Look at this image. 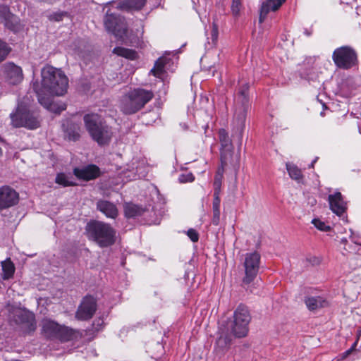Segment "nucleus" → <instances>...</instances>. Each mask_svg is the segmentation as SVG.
Instances as JSON below:
<instances>
[{
  "mask_svg": "<svg viewBox=\"0 0 361 361\" xmlns=\"http://www.w3.org/2000/svg\"><path fill=\"white\" fill-rule=\"evenodd\" d=\"M41 75V87L35 83L33 85L35 91V87L40 90L42 91V96H48V94L62 96L66 92L68 80L61 70L47 66L42 68Z\"/></svg>",
  "mask_w": 361,
  "mask_h": 361,
  "instance_id": "nucleus-1",
  "label": "nucleus"
},
{
  "mask_svg": "<svg viewBox=\"0 0 361 361\" xmlns=\"http://www.w3.org/2000/svg\"><path fill=\"white\" fill-rule=\"evenodd\" d=\"M10 118L11 125L16 128L35 130L41 126L40 114L37 110L31 109L27 97L18 103L15 110L10 114Z\"/></svg>",
  "mask_w": 361,
  "mask_h": 361,
  "instance_id": "nucleus-2",
  "label": "nucleus"
},
{
  "mask_svg": "<svg viewBox=\"0 0 361 361\" xmlns=\"http://www.w3.org/2000/svg\"><path fill=\"white\" fill-rule=\"evenodd\" d=\"M87 238L100 247L113 245L116 240V231L109 224L92 220L85 226Z\"/></svg>",
  "mask_w": 361,
  "mask_h": 361,
  "instance_id": "nucleus-3",
  "label": "nucleus"
},
{
  "mask_svg": "<svg viewBox=\"0 0 361 361\" xmlns=\"http://www.w3.org/2000/svg\"><path fill=\"white\" fill-rule=\"evenodd\" d=\"M154 97L152 91L142 88L134 89L125 94L120 100V110L126 115L137 113Z\"/></svg>",
  "mask_w": 361,
  "mask_h": 361,
  "instance_id": "nucleus-4",
  "label": "nucleus"
},
{
  "mask_svg": "<svg viewBox=\"0 0 361 361\" xmlns=\"http://www.w3.org/2000/svg\"><path fill=\"white\" fill-rule=\"evenodd\" d=\"M84 122L91 137L99 145H105L110 141V128L103 122L100 116L97 114H86L84 116Z\"/></svg>",
  "mask_w": 361,
  "mask_h": 361,
  "instance_id": "nucleus-5",
  "label": "nucleus"
},
{
  "mask_svg": "<svg viewBox=\"0 0 361 361\" xmlns=\"http://www.w3.org/2000/svg\"><path fill=\"white\" fill-rule=\"evenodd\" d=\"M251 321L250 310L247 306L240 304L233 312V319L228 322L226 329L233 336L243 338L248 333V325Z\"/></svg>",
  "mask_w": 361,
  "mask_h": 361,
  "instance_id": "nucleus-6",
  "label": "nucleus"
},
{
  "mask_svg": "<svg viewBox=\"0 0 361 361\" xmlns=\"http://www.w3.org/2000/svg\"><path fill=\"white\" fill-rule=\"evenodd\" d=\"M332 59L338 68L345 70L351 68L357 63L355 51L348 46L335 49L332 54Z\"/></svg>",
  "mask_w": 361,
  "mask_h": 361,
  "instance_id": "nucleus-7",
  "label": "nucleus"
},
{
  "mask_svg": "<svg viewBox=\"0 0 361 361\" xmlns=\"http://www.w3.org/2000/svg\"><path fill=\"white\" fill-rule=\"evenodd\" d=\"M104 24L109 32L113 33L116 37L124 41L127 35V25L125 18L120 15L110 13L108 11L104 18Z\"/></svg>",
  "mask_w": 361,
  "mask_h": 361,
  "instance_id": "nucleus-8",
  "label": "nucleus"
},
{
  "mask_svg": "<svg viewBox=\"0 0 361 361\" xmlns=\"http://www.w3.org/2000/svg\"><path fill=\"white\" fill-rule=\"evenodd\" d=\"M260 263V255L256 252L245 255L244 262L245 276L243 283L250 284L257 276Z\"/></svg>",
  "mask_w": 361,
  "mask_h": 361,
  "instance_id": "nucleus-9",
  "label": "nucleus"
},
{
  "mask_svg": "<svg viewBox=\"0 0 361 361\" xmlns=\"http://www.w3.org/2000/svg\"><path fill=\"white\" fill-rule=\"evenodd\" d=\"M15 323L20 325L25 333H31L37 328L35 314L26 310H18L13 314Z\"/></svg>",
  "mask_w": 361,
  "mask_h": 361,
  "instance_id": "nucleus-10",
  "label": "nucleus"
},
{
  "mask_svg": "<svg viewBox=\"0 0 361 361\" xmlns=\"http://www.w3.org/2000/svg\"><path fill=\"white\" fill-rule=\"evenodd\" d=\"M97 306L96 299L92 295H86L75 312V318L81 321L90 319L97 310Z\"/></svg>",
  "mask_w": 361,
  "mask_h": 361,
  "instance_id": "nucleus-11",
  "label": "nucleus"
},
{
  "mask_svg": "<svg viewBox=\"0 0 361 361\" xmlns=\"http://www.w3.org/2000/svg\"><path fill=\"white\" fill-rule=\"evenodd\" d=\"M247 108V106L245 104H241L240 106L237 107L233 120V136H236L238 142L240 143L245 126Z\"/></svg>",
  "mask_w": 361,
  "mask_h": 361,
  "instance_id": "nucleus-12",
  "label": "nucleus"
},
{
  "mask_svg": "<svg viewBox=\"0 0 361 361\" xmlns=\"http://www.w3.org/2000/svg\"><path fill=\"white\" fill-rule=\"evenodd\" d=\"M18 193L8 185L0 188V210L8 209L18 204Z\"/></svg>",
  "mask_w": 361,
  "mask_h": 361,
  "instance_id": "nucleus-13",
  "label": "nucleus"
},
{
  "mask_svg": "<svg viewBox=\"0 0 361 361\" xmlns=\"http://www.w3.org/2000/svg\"><path fill=\"white\" fill-rule=\"evenodd\" d=\"M4 75L6 80L11 85H17L23 79L21 68L13 63H8L4 66Z\"/></svg>",
  "mask_w": 361,
  "mask_h": 361,
  "instance_id": "nucleus-14",
  "label": "nucleus"
},
{
  "mask_svg": "<svg viewBox=\"0 0 361 361\" xmlns=\"http://www.w3.org/2000/svg\"><path fill=\"white\" fill-rule=\"evenodd\" d=\"M219 141L221 145V157L223 164H226L228 157H231L233 147L228 133L224 129L219 131Z\"/></svg>",
  "mask_w": 361,
  "mask_h": 361,
  "instance_id": "nucleus-15",
  "label": "nucleus"
},
{
  "mask_svg": "<svg viewBox=\"0 0 361 361\" xmlns=\"http://www.w3.org/2000/svg\"><path fill=\"white\" fill-rule=\"evenodd\" d=\"M331 210L339 216H342L346 212V202H344L343 196L340 192H336L328 197Z\"/></svg>",
  "mask_w": 361,
  "mask_h": 361,
  "instance_id": "nucleus-16",
  "label": "nucleus"
},
{
  "mask_svg": "<svg viewBox=\"0 0 361 361\" xmlns=\"http://www.w3.org/2000/svg\"><path fill=\"white\" fill-rule=\"evenodd\" d=\"M73 173L79 179L90 180L100 176V169L96 165L90 164L82 168H75Z\"/></svg>",
  "mask_w": 361,
  "mask_h": 361,
  "instance_id": "nucleus-17",
  "label": "nucleus"
},
{
  "mask_svg": "<svg viewBox=\"0 0 361 361\" xmlns=\"http://www.w3.org/2000/svg\"><path fill=\"white\" fill-rule=\"evenodd\" d=\"M41 333L48 339H56L61 324L50 319H44L41 322Z\"/></svg>",
  "mask_w": 361,
  "mask_h": 361,
  "instance_id": "nucleus-18",
  "label": "nucleus"
},
{
  "mask_svg": "<svg viewBox=\"0 0 361 361\" xmlns=\"http://www.w3.org/2000/svg\"><path fill=\"white\" fill-rule=\"evenodd\" d=\"M42 91L35 87V92L37 95L38 101L45 108L58 114L66 109L65 104H59L51 102L49 96H42Z\"/></svg>",
  "mask_w": 361,
  "mask_h": 361,
  "instance_id": "nucleus-19",
  "label": "nucleus"
},
{
  "mask_svg": "<svg viewBox=\"0 0 361 361\" xmlns=\"http://www.w3.org/2000/svg\"><path fill=\"white\" fill-rule=\"evenodd\" d=\"M82 334L78 330L73 329L65 325H61L56 339L62 343L76 341L80 338Z\"/></svg>",
  "mask_w": 361,
  "mask_h": 361,
  "instance_id": "nucleus-20",
  "label": "nucleus"
},
{
  "mask_svg": "<svg viewBox=\"0 0 361 361\" xmlns=\"http://www.w3.org/2000/svg\"><path fill=\"white\" fill-rule=\"evenodd\" d=\"M286 0H266L261 6L259 22L262 23L270 11H276Z\"/></svg>",
  "mask_w": 361,
  "mask_h": 361,
  "instance_id": "nucleus-21",
  "label": "nucleus"
},
{
  "mask_svg": "<svg viewBox=\"0 0 361 361\" xmlns=\"http://www.w3.org/2000/svg\"><path fill=\"white\" fill-rule=\"evenodd\" d=\"M304 302L310 311H316L329 306V302L322 296H306Z\"/></svg>",
  "mask_w": 361,
  "mask_h": 361,
  "instance_id": "nucleus-22",
  "label": "nucleus"
},
{
  "mask_svg": "<svg viewBox=\"0 0 361 361\" xmlns=\"http://www.w3.org/2000/svg\"><path fill=\"white\" fill-rule=\"evenodd\" d=\"M97 209L103 213L107 218L116 219L118 214V211L116 204L108 200H98L97 202Z\"/></svg>",
  "mask_w": 361,
  "mask_h": 361,
  "instance_id": "nucleus-23",
  "label": "nucleus"
},
{
  "mask_svg": "<svg viewBox=\"0 0 361 361\" xmlns=\"http://www.w3.org/2000/svg\"><path fill=\"white\" fill-rule=\"evenodd\" d=\"M146 0H121L118 2L116 8L126 12L141 10L145 5Z\"/></svg>",
  "mask_w": 361,
  "mask_h": 361,
  "instance_id": "nucleus-24",
  "label": "nucleus"
},
{
  "mask_svg": "<svg viewBox=\"0 0 361 361\" xmlns=\"http://www.w3.org/2000/svg\"><path fill=\"white\" fill-rule=\"evenodd\" d=\"M145 212V209L133 203H126L124 205V213L127 218H135L141 216Z\"/></svg>",
  "mask_w": 361,
  "mask_h": 361,
  "instance_id": "nucleus-25",
  "label": "nucleus"
},
{
  "mask_svg": "<svg viewBox=\"0 0 361 361\" xmlns=\"http://www.w3.org/2000/svg\"><path fill=\"white\" fill-rule=\"evenodd\" d=\"M233 335L226 329V332H222L216 341V345L221 349L227 348L230 346Z\"/></svg>",
  "mask_w": 361,
  "mask_h": 361,
  "instance_id": "nucleus-26",
  "label": "nucleus"
},
{
  "mask_svg": "<svg viewBox=\"0 0 361 361\" xmlns=\"http://www.w3.org/2000/svg\"><path fill=\"white\" fill-rule=\"evenodd\" d=\"M113 53L130 60H134L137 57V54L135 50L121 47H115Z\"/></svg>",
  "mask_w": 361,
  "mask_h": 361,
  "instance_id": "nucleus-27",
  "label": "nucleus"
},
{
  "mask_svg": "<svg viewBox=\"0 0 361 361\" xmlns=\"http://www.w3.org/2000/svg\"><path fill=\"white\" fill-rule=\"evenodd\" d=\"M166 64V59L163 57L159 58L153 67L150 71V73L157 78H161L164 72V66Z\"/></svg>",
  "mask_w": 361,
  "mask_h": 361,
  "instance_id": "nucleus-28",
  "label": "nucleus"
},
{
  "mask_svg": "<svg viewBox=\"0 0 361 361\" xmlns=\"http://www.w3.org/2000/svg\"><path fill=\"white\" fill-rule=\"evenodd\" d=\"M2 277L4 279H9L13 276L15 267L11 261H4L2 262Z\"/></svg>",
  "mask_w": 361,
  "mask_h": 361,
  "instance_id": "nucleus-29",
  "label": "nucleus"
},
{
  "mask_svg": "<svg viewBox=\"0 0 361 361\" xmlns=\"http://www.w3.org/2000/svg\"><path fill=\"white\" fill-rule=\"evenodd\" d=\"M286 169L290 177L293 179L300 180L302 178L301 170L294 164H286Z\"/></svg>",
  "mask_w": 361,
  "mask_h": 361,
  "instance_id": "nucleus-30",
  "label": "nucleus"
},
{
  "mask_svg": "<svg viewBox=\"0 0 361 361\" xmlns=\"http://www.w3.org/2000/svg\"><path fill=\"white\" fill-rule=\"evenodd\" d=\"M56 183L63 185V187L73 186L75 185V183L71 181L69 177L63 173H60L56 175Z\"/></svg>",
  "mask_w": 361,
  "mask_h": 361,
  "instance_id": "nucleus-31",
  "label": "nucleus"
},
{
  "mask_svg": "<svg viewBox=\"0 0 361 361\" xmlns=\"http://www.w3.org/2000/svg\"><path fill=\"white\" fill-rule=\"evenodd\" d=\"M11 48L8 44L0 39V62L4 61L8 54L11 52Z\"/></svg>",
  "mask_w": 361,
  "mask_h": 361,
  "instance_id": "nucleus-32",
  "label": "nucleus"
},
{
  "mask_svg": "<svg viewBox=\"0 0 361 361\" xmlns=\"http://www.w3.org/2000/svg\"><path fill=\"white\" fill-rule=\"evenodd\" d=\"M249 90V85L245 83L240 87L238 91V99L240 100L241 104H245L247 102V92Z\"/></svg>",
  "mask_w": 361,
  "mask_h": 361,
  "instance_id": "nucleus-33",
  "label": "nucleus"
},
{
  "mask_svg": "<svg viewBox=\"0 0 361 361\" xmlns=\"http://www.w3.org/2000/svg\"><path fill=\"white\" fill-rule=\"evenodd\" d=\"M0 15L3 16L6 20V24L7 26H8L9 20L13 18H15L14 16L10 12L9 8L6 6H3L0 7Z\"/></svg>",
  "mask_w": 361,
  "mask_h": 361,
  "instance_id": "nucleus-34",
  "label": "nucleus"
},
{
  "mask_svg": "<svg viewBox=\"0 0 361 361\" xmlns=\"http://www.w3.org/2000/svg\"><path fill=\"white\" fill-rule=\"evenodd\" d=\"M312 222L317 228L322 231H328L331 229L329 226L326 225L324 222L319 219H314Z\"/></svg>",
  "mask_w": 361,
  "mask_h": 361,
  "instance_id": "nucleus-35",
  "label": "nucleus"
},
{
  "mask_svg": "<svg viewBox=\"0 0 361 361\" xmlns=\"http://www.w3.org/2000/svg\"><path fill=\"white\" fill-rule=\"evenodd\" d=\"M194 179L195 177L192 173H182L178 177L179 182L182 183L192 182Z\"/></svg>",
  "mask_w": 361,
  "mask_h": 361,
  "instance_id": "nucleus-36",
  "label": "nucleus"
},
{
  "mask_svg": "<svg viewBox=\"0 0 361 361\" xmlns=\"http://www.w3.org/2000/svg\"><path fill=\"white\" fill-rule=\"evenodd\" d=\"M242 6L240 0H233L231 4V11L234 16H238Z\"/></svg>",
  "mask_w": 361,
  "mask_h": 361,
  "instance_id": "nucleus-37",
  "label": "nucleus"
},
{
  "mask_svg": "<svg viewBox=\"0 0 361 361\" xmlns=\"http://www.w3.org/2000/svg\"><path fill=\"white\" fill-rule=\"evenodd\" d=\"M66 135L70 140H77L80 137L79 133L75 130V128H74L73 130L72 129H68L66 130Z\"/></svg>",
  "mask_w": 361,
  "mask_h": 361,
  "instance_id": "nucleus-38",
  "label": "nucleus"
},
{
  "mask_svg": "<svg viewBox=\"0 0 361 361\" xmlns=\"http://www.w3.org/2000/svg\"><path fill=\"white\" fill-rule=\"evenodd\" d=\"M221 179H222V174L218 173L215 176L214 181V191H218L219 192L220 188L221 185Z\"/></svg>",
  "mask_w": 361,
  "mask_h": 361,
  "instance_id": "nucleus-39",
  "label": "nucleus"
},
{
  "mask_svg": "<svg viewBox=\"0 0 361 361\" xmlns=\"http://www.w3.org/2000/svg\"><path fill=\"white\" fill-rule=\"evenodd\" d=\"M66 12H58V13H54L53 14H51L49 16V20H54V21H61L63 20V17L65 16H66Z\"/></svg>",
  "mask_w": 361,
  "mask_h": 361,
  "instance_id": "nucleus-40",
  "label": "nucleus"
},
{
  "mask_svg": "<svg viewBox=\"0 0 361 361\" xmlns=\"http://www.w3.org/2000/svg\"><path fill=\"white\" fill-rule=\"evenodd\" d=\"M219 193L218 191H214V200L212 203V209H220V198L219 196Z\"/></svg>",
  "mask_w": 361,
  "mask_h": 361,
  "instance_id": "nucleus-41",
  "label": "nucleus"
},
{
  "mask_svg": "<svg viewBox=\"0 0 361 361\" xmlns=\"http://www.w3.org/2000/svg\"><path fill=\"white\" fill-rule=\"evenodd\" d=\"M187 235L190 238V239L194 243L197 242L199 240V234L196 231V230L193 228H190L187 232Z\"/></svg>",
  "mask_w": 361,
  "mask_h": 361,
  "instance_id": "nucleus-42",
  "label": "nucleus"
},
{
  "mask_svg": "<svg viewBox=\"0 0 361 361\" xmlns=\"http://www.w3.org/2000/svg\"><path fill=\"white\" fill-rule=\"evenodd\" d=\"M212 211H213L212 224L215 226H217L220 223V209H212Z\"/></svg>",
  "mask_w": 361,
  "mask_h": 361,
  "instance_id": "nucleus-43",
  "label": "nucleus"
},
{
  "mask_svg": "<svg viewBox=\"0 0 361 361\" xmlns=\"http://www.w3.org/2000/svg\"><path fill=\"white\" fill-rule=\"evenodd\" d=\"M357 345V343L355 342L350 348H349L348 350H347L346 351H345L344 353H343L340 357H341V360H344L345 359L346 357H348L351 353L353 351L355 350V348Z\"/></svg>",
  "mask_w": 361,
  "mask_h": 361,
  "instance_id": "nucleus-44",
  "label": "nucleus"
},
{
  "mask_svg": "<svg viewBox=\"0 0 361 361\" xmlns=\"http://www.w3.org/2000/svg\"><path fill=\"white\" fill-rule=\"evenodd\" d=\"M218 37V26L216 24L213 23L212 30V39L213 42H216Z\"/></svg>",
  "mask_w": 361,
  "mask_h": 361,
  "instance_id": "nucleus-45",
  "label": "nucleus"
},
{
  "mask_svg": "<svg viewBox=\"0 0 361 361\" xmlns=\"http://www.w3.org/2000/svg\"><path fill=\"white\" fill-rule=\"evenodd\" d=\"M318 159H319L318 157H315V159L312 161V163H311V164L310 166V168H313L314 167V165L317 162Z\"/></svg>",
  "mask_w": 361,
  "mask_h": 361,
  "instance_id": "nucleus-46",
  "label": "nucleus"
},
{
  "mask_svg": "<svg viewBox=\"0 0 361 361\" xmlns=\"http://www.w3.org/2000/svg\"><path fill=\"white\" fill-rule=\"evenodd\" d=\"M97 325H98V326H99V325H102V324H103V321H102V319H99L97 321Z\"/></svg>",
  "mask_w": 361,
  "mask_h": 361,
  "instance_id": "nucleus-47",
  "label": "nucleus"
},
{
  "mask_svg": "<svg viewBox=\"0 0 361 361\" xmlns=\"http://www.w3.org/2000/svg\"><path fill=\"white\" fill-rule=\"evenodd\" d=\"M182 126L184 130H186L188 128V126L185 123H183Z\"/></svg>",
  "mask_w": 361,
  "mask_h": 361,
  "instance_id": "nucleus-48",
  "label": "nucleus"
},
{
  "mask_svg": "<svg viewBox=\"0 0 361 361\" xmlns=\"http://www.w3.org/2000/svg\"><path fill=\"white\" fill-rule=\"evenodd\" d=\"M307 35H310V33L309 32H306Z\"/></svg>",
  "mask_w": 361,
  "mask_h": 361,
  "instance_id": "nucleus-49",
  "label": "nucleus"
}]
</instances>
